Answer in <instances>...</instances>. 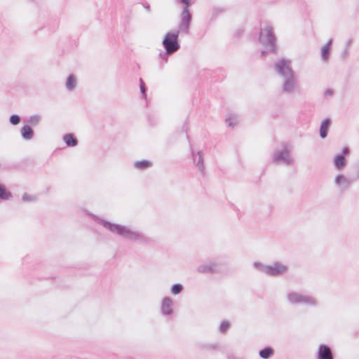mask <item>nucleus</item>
Returning a JSON list of instances; mask_svg holds the SVG:
<instances>
[{
    "mask_svg": "<svg viewBox=\"0 0 359 359\" xmlns=\"http://www.w3.org/2000/svg\"><path fill=\"white\" fill-rule=\"evenodd\" d=\"M93 219L98 222L105 229L109 231L116 233L126 239H128L133 242L138 243L140 244H146L150 242V239L147 237L143 233L139 231H135L129 227L121 225L120 224L112 223L107 221L96 215H93Z\"/></svg>",
    "mask_w": 359,
    "mask_h": 359,
    "instance_id": "1",
    "label": "nucleus"
},
{
    "mask_svg": "<svg viewBox=\"0 0 359 359\" xmlns=\"http://www.w3.org/2000/svg\"><path fill=\"white\" fill-rule=\"evenodd\" d=\"M190 27L187 26L185 28L179 22L177 29L175 31L168 32L163 39L162 46L168 52L175 53L180 49V43L179 36L180 34L187 35L189 34Z\"/></svg>",
    "mask_w": 359,
    "mask_h": 359,
    "instance_id": "2",
    "label": "nucleus"
},
{
    "mask_svg": "<svg viewBox=\"0 0 359 359\" xmlns=\"http://www.w3.org/2000/svg\"><path fill=\"white\" fill-rule=\"evenodd\" d=\"M258 40L262 45L268 48L269 52L273 54L278 53L277 39L272 26L266 25L264 27H262L259 33Z\"/></svg>",
    "mask_w": 359,
    "mask_h": 359,
    "instance_id": "3",
    "label": "nucleus"
},
{
    "mask_svg": "<svg viewBox=\"0 0 359 359\" xmlns=\"http://www.w3.org/2000/svg\"><path fill=\"white\" fill-rule=\"evenodd\" d=\"M287 299L292 304H304L313 307L318 306V301L316 298L297 292H289Z\"/></svg>",
    "mask_w": 359,
    "mask_h": 359,
    "instance_id": "4",
    "label": "nucleus"
},
{
    "mask_svg": "<svg viewBox=\"0 0 359 359\" xmlns=\"http://www.w3.org/2000/svg\"><path fill=\"white\" fill-rule=\"evenodd\" d=\"M177 2L183 6L182 11L180 15V22H181V25L184 28L187 26H191L192 15L189 8L192 5L191 0H177Z\"/></svg>",
    "mask_w": 359,
    "mask_h": 359,
    "instance_id": "5",
    "label": "nucleus"
},
{
    "mask_svg": "<svg viewBox=\"0 0 359 359\" xmlns=\"http://www.w3.org/2000/svg\"><path fill=\"white\" fill-rule=\"evenodd\" d=\"M290 65V60L281 58L275 62L274 68L280 76L285 78L294 74Z\"/></svg>",
    "mask_w": 359,
    "mask_h": 359,
    "instance_id": "6",
    "label": "nucleus"
},
{
    "mask_svg": "<svg viewBox=\"0 0 359 359\" xmlns=\"http://www.w3.org/2000/svg\"><path fill=\"white\" fill-rule=\"evenodd\" d=\"M288 270L287 266L280 262H275L272 265H268L267 275L272 277L280 276Z\"/></svg>",
    "mask_w": 359,
    "mask_h": 359,
    "instance_id": "7",
    "label": "nucleus"
},
{
    "mask_svg": "<svg viewBox=\"0 0 359 359\" xmlns=\"http://www.w3.org/2000/svg\"><path fill=\"white\" fill-rule=\"evenodd\" d=\"M273 161L277 164L284 163L285 165H290L293 163V160L290 157L289 151L286 148L283 150L278 151L275 154Z\"/></svg>",
    "mask_w": 359,
    "mask_h": 359,
    "instance_id": "8",
    "label": "nucleus"
},
{
    "mask_svg": "<svg viewBox=\"0 0 359 359\" xmlns=\"http://www.w3.org/2000/svg\"><path fill=\"white\" fill-rule=\"evenodd\" d=\"M198 272L201 273H219V264L217 262H212L208 264L199 265L197 268Z\"/></svg>",
    "mask_w": 359,
    "mask_h": 359,
    "instance_id": "9",
    "label": "nucleus"
},
{
    "mask_svg": "<svg viewBox=\"0 0 359 359\" xmlns=\"http://www.w3.org/2000/svg\"><path fill=\"white\" fill-rule=\"evenodd\" d=\"M354 182L352 177L348 178L343 174H339L335 177L334 183L341 190H346Z\"/></svg>",
    "mask_w": 359,
    "mask_h": 359,
    "instance_id": "10",
    "label": "nucleus"
},
{
    "mask_svg": "<svg viewBox=\"0 0 359 359\" xmlns=\"http://www.w3.org/2000/svg\"><path fill=\"white\" fill-rule=\"evenodd\" d=\"M317 359H334L331 348L327 344H320L318 346Z\"/></svg>",
    "mask_w": 359,
    "mask_h": 359,
    "instance_id": "11",
    "label": "nucleus"
},
{
    "mask_svg": "<svg viewBox=\"0 0 359 359\" xmlns=\"http://www.w3.org/2000/svg\"><path fill=\"white\" fill-rule=\"evenodd\" d=\"M296 86V79L294 74L285 77L282 86V90L285 93H292Z\"/></svg>",
    "mask_w": 359,
    "mask_h": 359,
    "instance_id": "12",
    "label": "nucleus"
},
{
    "mask_svg": "<svg viewBox=\"0 0 359 359\" xmlns=\"http://www.w3.org/2000/svg\"><path fill=\"white\" fill-rule=\"evenodd\" d=\"M172 299L169 297H165L162 300L161 311L164 316H170L173 313L172 306Z\"/></svg>",
    "mask_w": 359,
    "mask_h": 359,
    "instance_id": "13",
    "label": "nucleus"
},
{
    "mask_svg": "<svg viewBox=\"0 0 359 359\" xmlns=\"http://www.w3.org/2000/svg\"><path fill=\"white\" fill-rule=\"evenodd\" d=\"M196 347L201 351H220L221 346L219 343L199 342L196 344Z\"/></svg>",
    "mask_w": 359,
    "mask_h": 359,
    "instance_id": "14",
    "label": "nucleus"
},
{
    "mask_svg": "<svg viewBox=\"0 0 359 359\" xmlns=\"http://www.w3.org/2000/svg\"><path fill=\"white\" fill-rule=\"evenodd\" d=\"M331 124L332 120L330 118H326L321 122L319 129V135L322 139L327 137Z\"/></svg>",
    "mask_w": 359,
    "mask_h": 359,
    "instance_id": "15",
    "label": "nucleus"
},
{
    "mask_svg": "<svg viewBox=\"0 0 359 359\" xmlns=\"http://www.w3.org/2000/svg\"><path fill=\"white\" fill-rule=\"evenodd\" d=\"M347 164V160L344 154H337L333 160V165L336 170H342L345 168Z\"/></svg>",
    "mask_w": 359,
    "mask_h": 359,
    "instance_id": "16",
    "label": "nucleus"
},
{
    "mask_svg": "<svg viewBox=\"0 0 359 359\" xmlns=\"http://www.w3.org/2000/svg\"><path fill=\"white\" fill-rule=\"evenodd\" d=\"M332 41V39H330L321 48L320 55L321 58L324 62H327L330 59Z\"/></svg>",
    "mask_w": 359,
    "mask_h": 359,
    "instance_id": "17",
    "label": "nucleus"
},
{
    "mask_svg": "<svg viewBox=\"0 0 359 359\" xmlns=\"http://www.w3.org/2000/svg\"><path fill=\"white\" fill-rule=\"evenodd\" d=\"M191 156L194 158V161L195 162L196 165L198 167V170L201 172V173L204 174L205 167H204V163H203V152L201 151H198V161L196 162V154L194 151V150L191 149Z\"/></svg>",
    "mask_w": 359,
    "mask_h": 359,
    "instance_id": "18",
    "label": "nucleus"
},
{
    "mask_svg": "<svg viewBox=\"0 0 359 359\" xmlns=\"http://www.w3.org/2000/svg\"><path fill=\"white\" fill-rule=\"evenodd\" d=\"M20 134L24 140H32L34 135V130L28 124L25 125L20 129Z\"/></svg>",
    "mask_w": 359,
    "mask_h": 359,
    "instance_id": "19",
    "label": "nucleus"
},
{
    "mask_svg": "<svg viewBox=\"0 0 359 359\" xmlns=\"http://www.w3.org/2000/svg\"><path fill=\"white\" fill-rule=\"evenodd\" d=\"M62 139L67 147H74L78 145V140L73 133L64 135Z\"/></svg>",
    "mask_w": 359,
    "mask_h": 359,
    "instance_id": "20",
    "label": "nucleus"
},
{
    "mask_svg": "<svg viewBox=\"0 0 359 359\" xmlns=\"http://www.w3.org/2000/svg\"><path fill=\"white\" fill-rule=\"evenodd\" d=\"M153 165V163L151 161L147 159H142L137 161L134 163L135 168L140 170H147Z\"/></svg>",
    "mask_w": 359,
    "mask_h": 359,
    "instance_id": "21",
    "label": "nucleus"
},
{
    "mask_svg": "<svg viewBox=\"0 0 359 359\" xmlns=\"http://www.w3.org/2000/svg\"><path fill=\"white\" fill-rule=\"evenodd\" d=\"M274 349L271 346H267L259 350V355L263 359H269L274 355Z\"/></svg>",
    "mask_w": 359,
    "mask_h": 359,
    "instance_id": "22",
    "label": "nucleus"
},
{
    "mask_svg": "<svg viewBox=\"0 0 359 359\" xmlns=\"http://www.w3.org/2000/svg\"><path fill=\"white\" fill-rule=\"evenodd\" d=\"M13 197L12 193L9 191L6 186L0 183V200L8 201Z\"/></svg>",
    "mask_w": 359,
    "mask_h": 359,
    "instance_id": "23",
    "label": "nucleus"
},
{
    "mask_svg": "<svg viewBox=\"0 0 359 359\" xmlns=\"http://www.w3.org/2000/svg\"><path fill=\"white\" fill-rule=\"evenodd\" d=\"M76 85V79L74 74L68 76L66 81V88L69 90H72L75 88Z\"/></svg>",
    "mask_w": 359,
    "mask_h": 359,
    "instance_id": "24",
    "label": "nucleus"
},
{
    "mask_svg": "<svg viewBox=\"0 0 359 359\" xmlns=\"http://www.w3.org/2000/svg\"><path fill=\"white\" fill-rule=\"evenodd\" d=\"M41 116L38 114H35L33 116H31L26 122L29 124V126H36L41 121Z\"/></svg>",
    "mask_w": 359,
    "mask_h": 359,
    "instance_id": "25",
    "label": "nucleus"
},
{
    "mask_svg": "<svg viewBox=\"0 0 359 359\" xmlns=\"http://www.w3.org/2000/svg\"><path fill=\"white\" fill-rule=\"evenodd\" d=\"M174 53L172 52H168V50H165V51H163V52H161L159 53V57L161 59V62H160V67L161 68L163 67L165 63L168 62V57L169 56L171 55V54H173Z\"/></svg>",
    "mask_w": 359,
    "mask_h": 359,
    "instance_id": "26",
    "label": "nucleus"
},
{
    "mask_svg": "<svg viewBox=\"0 0 359 359\" xmlns=\"http://www.w3.org/2000/svg\"><path fill=\"white\" fill-rule=\"evenodd\" d=\"M184 290V286L181 283H175L171 286L170 292L174 295L180 294Z\"/></svg>",
    "mask_w": 359,
    "mask_h": 359,
    "instance_id": "27",
    "label": "nucleus"
},
{
    "mask_svg": "<svg viewBox=\"0 0 359 359\" xmlns=\"http://www.w3.org/2000/svg\"><path fill=\"white\" fill-rule=\"evenodd\" d=\"M253 266L259 271L267 274L268 265H265L260 262H255L253 263Z\"/></svg>",
    "mask_w": 359,
    "mask_h": 359,
    "instance_id": "28",
    "label": "nucleus"
},
{
    "mask_svg": "<svg viewBox=\"0 0 359 359\" xmlns=\"http://www.w3.org/2000/svg\"><path fill=\"white\" fill-rule=\"evenodd\" d=\"M140 88L142 98L147 100V86L142 78H140Z\"/></svg>",
    "mask_w": 359,
    "mask_h": 359,
    "instance_id": "29",
    "label": "nucleus"
},
{
    "mask_svg": "<svg viewBox=\"0 0 359 359\" xmlns=\"http://www.w3.org/2000/svg\"><path fill=\"white\" fill-rule=\"evenodd\" d=\"M20 116L18 114H12L10 118H9V121L10 123L13 125V126H16L18 124L20 123Z\"/></svg>",
    "mask_w": 359,
    "mask_h": 359,
    "instance_id": "30",
    "label": "nucleus"
},
{
    "mask_svg": "<svg viewBox=\"0 0 359 359\" xmlns=\"http://www.w3.org/2000/svg\"><path fill=\"white\" fill-rule=\"evenodd\" d=\"M230 327V323L229 321L224 320L220 323L219 331L222 333H225Z\"/></svg>",
    "mask_w": 359,
    "mask_h": 359,
    "instance_id": "31",
    "label": "nucleus"
},
{
    "mask_svg": "<svg viewBox=\"0 0 359 359\" xmlns=\"http://www.w3.org/2000/svg\"><path fill=\"white\" fill-rule=\"evenodd\" d=\"M36 199V197L35 196L29 195L27 193H25L22 197V200L25 202L34 201Z\"/></svg>",
    "mask_w": 359,
    "mask_h": 359,
    "instance_id": "32",
    "label": "nucleus"
},
{
    "mask_svg": "<svg viewBox=\"0 0 359 359\" xmlns=\"http://www.w3.org/2000/svg\"><path fill=\"white\" fill-rule=\"evenodd\" d=\"M225 11V8L222 7L215 8L212 11V18H216L219 13Z\"/></svg>",
    "mask_w": 359,
    "mask_h": 359,
    "instance_id": "33",
    "label": "nucleus"
},
{
    "mask_svg": "<svg viewBox=\"0 0 359 359\" xmlns=\"http://www.w3.org/2000/svg\"><path fill=\"white\" fill-rule=\"evenodd\" d=\"M353 168L356 171V175L355 177H352V179H354V182H355L357 180H359V162L354 165Z\"/></svg>",
    "mask_w": 359,
    "mask_h": 359,
    "instance_id": "34",
    "label": "nucleus"
},
{
    "mask_svg": "<svg viewBox=\"0 0 359 359\" xmlns=\"http://www.w3.org/2000/svg\"><path fill=\"white\" fill-rule=\"evenodd\" d=\"M348 55H349L348 50L347 49V48H346L341 53V58L342 60H345L348 57Z\"/></svg>",
    "mask_w": 359,
    "mask_h": 359,
    "instance_id": "35",
    "label": "nucleus"
},
{
    "mask_svg": "<svg viewBox=\"0 0 359 359\" xmlns=\"http://www.w3.org/2000/svg\"><path fill=\"white\" fill-rule=\"evenodd\" d=\"M349 153H350V149H349V148H348V147H344V148L341 149V153H340L339 154H344V156H345V157H346V155L349 154Z\"/></svg>",
    "mask_w": 359,
    "mask_h": 359,
    "instance_id": "36",
    "label": "nucleus"
},
{
    "mask_svg": "<svg viewBox=\"0 0 359 359\" xmlns=\"http://www.w3.org/2000/svg\"><path fill=\"white\" fill-rule=\"evenodd\" d=\"M333 93H334V91L332 89L327 88V90H325L324 95H325V96H331L333 95Z\"/></svg>",
    "mask_w": 359,
    "mask_h": 359,
    "instance_id": "37",
    "label": "nucleus"
},
{
    "mask_svg": "<svg viewBox=\"0 0 359 359\" xmlns=\"http://www.w3.org/2000/svg\"><path fill=\"white\" fill-rule=\"evenodd\" d=\"M182 130H184L186 133H187V130H188V125L187 123H184L183 126H182ZM187 140L189 141V136L188 134H187Z\"/></svg>",
    "mask_w": 359,
    "mask_h": 359,
    "instance_id": "38",
    "label": "nucleus"
},
{
    "mask_svg": "<svg viewBox=\"0 0 359 359\" xmlns=\"http://www.w3.org/2000/svg\"><path fill=\"white\" fill-rule=\"evenodd\" d=\"M143 6L148 12L151 11L150 5L148 3L143 4Z\"/></svg>",
    "mask_w": 359,
    "mask_h": 359,
    "instance_id": "39",
    "label": "nucleus"
},
{
    "mask_svg": "<svg viewBox=\"0 0 359 359\" xmlns=\"http://www.w3.org/2000/svg\"><path fill=\"white\" fill-rule=\"evenodd\" d=\"M351 43H352V39H348V41H346V48H347V49H348V47L351 45Z\"/></svg>",
    "mask_w": 359,
    "mask_h": 359,
    "instance_id": "40",
    "label": "nucleus"
},
{
    "mask_svg": "<svg viewBox=\"0 0 359 359\" xmlns=\"http://www.w3.org/2000/svg\"><path fill=\"white\" fill-rule=\"evenodd\" d=\"M268 53V51L267 50H262L261 51V57H265Z\"/></svg>",
    "mask_w": 359,
    "mask_h": 359,
    "instance_id": "41",
    "label": "nucleus"
},
{
    "mask_svg": "<svg viewBox=\"0 0 359 359\" xmlns=\"http://www.w3.org/2000/svg\"><path fill=\"white\" fill-rule=\"evenodd\" d=\"M228 125H229V127H233V123L231 122H229L228 123Z\"/></svg>",
    "mask_w": 359,
    "mask_h": 359,
    "instance_id": "42",
    "label": "nucleus"
},
{
    "mask_svg": "<svg viewBox=\"0 0 359 359\" xmlns=\"http://www.w3.org/2000/svg\"><path fill=\"white\" fill-rule=\"evenodd\" d=\"M32 1H34V0H32Z\"/></svg>",
    "mask_w": 359,
    "mask_h": 359,
    "instance_id": "43",
    "label": "nucleus"
}]
</instances>
